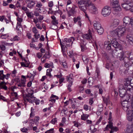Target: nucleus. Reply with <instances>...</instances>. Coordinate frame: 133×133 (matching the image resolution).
Masks as SVG:
<instances>
[{
  "instance_id": "nucleus-6",
  "label": "nucleus",
  "mask_w": 133,
  "mask_h": 133,
  "mask_svg": "<svg viewBox=\"0 0 133 133\" xmlns=\"http://www.w3.org/2000/svg\"><path fill=\"white\" fill-rule=\"evenodd\" d=\"M122 5L123 8L126 10L130 9L133 6L132 3L130 2L127 3H123Z\"/></svg>"
},
{
  "instance_id": "nucleus-50",
  "label": "nucleus",
  "mask_w": 133,
  "mask_h": 133,
  "mask_svg": "<svg viewBox=\"0 0 133 133\" xmlns=\"http://www.w3.org/2000/svg\"><path fill=\"white\" fill-rule=\"evenodd\" d=\"M67 81L70 83H72L73 79L72 78H67Z\"/></svg>"
},
{
  "instance_id": "nucleus-30",
  "label": "nucleus",
  "mask_w": 133,
  "mask_h": 133,
  "mask_svg": "<svg viewBox=\"0 0 133 133\" xmlns=\"http://www.w3.org/2000/svg\"><path fill=\"white\" fill-rule=\"evenodd\" d=\"M130 95L126 94L122 98L124 99L125 101L128 102L130 98Z\"/></svg>"
},
{
  "instance_id": "nucleus-59",
  "label": "nucleus",
  "mask_w": 133,
  "mask_h": 133,
  "mask_svg": "<svg viewBox=\"0 0 133 133\" xmlns=\"http://www.w3.org/2000/svg\"><path fill=\"white\" fill-rule=\"evenodd\" d=\"M18 22H21L23 21V19L21 18L18 17L17 19Z\"/></svg>"
},
{
  "instance_id": "nucleus-63",
  "label": "nucleus",
  "mask_w": 133,
  "mask_h": 133,
  "mask_svg": "<svg viewBox=\"0 0 133 133\" xmlns=\"http://www.w3.org/2000/svg\"><path fill=\"white\" fill-rule=\"evenodd\" d=\"M26 36L27 37L29 38V39H30L31 38V34L30 33H28L26 34Z\"/></svg>"
},
{
  "instance_id": "nucleus-40",
  "label": "nucleus",
  "mask_w": 133,
  "mask_h": 133,
  "mask_svg": "<svg viewBox=\"0 0 133 133\" xmlns=\"http://www.w3.org/2000/svg\"><path fill=\"white\" fill-rule=\"evenodd\" d=\"M82 59L84 62L85 63H87L89 61V59L85 56H83L82 57Z\"/></svg>"
},
{
  "instance_id": "nucleus-18",
  "label": "nucleus",
  "mask_w": 133,
  "mask_h": 133,
  "mask_svg": "<svg viewBox=\"0 0 133 133\" xmlns=\"http://www.w3.org/2000/svg\"><path fill=\"white\" fill-rule=\"evenodd\" d=\"M92 33L89 32V34H87L83 35V37L85 39H90L92 38Z\"/></svg>"
},
{
  "instance_id": "nucleus-12",
  "label": "nucleus",
  "mask_w": 133,
  "mask_h": 133,
  "mask_svg": "<svg viewBox=\"0 0 133 133\" xmlns=\"http://www.w3.org/2000/svg\"><path fill=\"white\" fill-rule=\"evenodd\" d=\"M43 9H44L42 8L36 9L34 12V15L36 16H39V12L40 13H43L45 12L44 11H43Z\"/></svg>"
},
{
  "instance_id": "nucleus-23",
  "label": "nucleus",
  "mask_w": 133,
  "mask_h": 133,
  "mask_svg": "<svg viewBox=\"0 0 133 133\" xmlns=\"http://www.w3.org/2000/svg\"><path fill=\"white\" fill-rule=\"evenodd\" d=\"M25 82L24 81V80H23L22 79H21V81L18 83L17 84L18 86L22 87H24L25 86Z\"/></svg>"
},
{
  "instance_id": "nucleus-29",
  "label": "nucleus",
  "mask_w": 133,
  "mask_h": 133,
  "mask_svg": "<svg viewBox=\"0 0 133 133\" xmlns=\"http://www.w3.org/2000/svg\"><path fill=\"white\" fill-rule=\"evenodd\" d=\"M88 83L90 85H92L94 82V80L92 77H90L88 79Z\"/></svg>"
},
{
  "instance_id": "nucleus-44",
  "label": "nucleus",
  "mask_w": 133,
  "mask_h": 133,
  "mask_svg": "<svg viewBox=\"0 0 133 133\" xmlns=\"http://www.w3.org/2000/svg\"><path fill=\"white\" fill-rule=\"evenodd\" d=\"M33 32L35 34L38 33V31L35 27H33L32 29Z\"/></svg>"
},
{
  "instance_id": "nucleus-45",
  "label": "nucleus",
  "mask_w": 133,
  "mask_h": 133,
  "mask_svg": "<svg viewBox=\"0 0 133 133\" xmlns=\"http://www.w3.org/2000/svg\"><path fill=\"white\" fill-rule=\"evenodd\" d=\"M127 119L129 121H131L132 120L133 116H127Z\"/></svg>"
},
{
  "instance_id": "nucleus-54",
  "label": "nucleus",
  "mask_w": 133,
  "mask_h": 133,
  "mask_svg": "<svg viewBox=\"0 0 133 133\" xmlns=\"http://www.w3.org/2000/svg\"><path fill=\"white\" fill-rule=\"evenodd\" d=\"M130 60H133V54L130 53L129 56V57H128Z\"/></svg>"
},
{
  "instance_id": "nucleus-52",
  "label": "nucleus",
  "mask_w": 133,
  "mask_h": 133,
  "mask_svg": "<svg viewBox=\"0 0 133 133\" xmlns=\"http://www.w3.org/2000/svg\"><path fill=\"white\" fill-rule=\"evenodd\" d=\"M32 109H33V108L31 107V112L30 114V117H32L34 115V114L32 112V111H32Z\"/></svg>"
},
{
  "instance_id": "nucleus-34",
  "label": "nucleus",
  "mask_w": 133,
  "mask_h": 133,
  "mask_svg": "<svg viewBox=\"0 0 133 133\" xmlns=\"http://www.w3.org/2000/svg\"><path fill=\"white\" fill-rule=\"evenodd\" d=\"M111 44H105V46L106 47V50L108 51H109L110 50H111L112 48L111 47Z\"/></svg>"
},
{
  "instance_id": "nucleus-33",
  "label": "nucleus",
  "mask_w": 133,
  "mask_h": 133,
  "mask_svg": "<svg viewBox=\"0 0 133 133\" xmlns=\"http://www.w3.org/2000/svg\"><path fill=\"white\" fill-rule=\"evenodd\" d=\"M83 43L82 42L80 46L81 48V51H84L85 49V45L86 44L85 43H84V42L83 41Z\"/></svg>"
},
{
  "instance_id": "nucleus-36",
  "label": "nucleus",
  "mask_w": 133,
  "mask_h": 133,
  "mask_svg": "<svg viewBox=\"0 0 133 133\" xmlns=\"http://www.w3.org/2000/svg\"><path fill=\"white\" fill-rule=\"evenodd\" d=\"M26 14L27 17L30 18H31L33 17V15L31 12H30L29 11L26 12Z\"/></svg>"
},
{
  "instance_id": "nucleus-9",
  "label": "nucleus",
  "mask_w": 133,
  "mask_h": 133,
  "mask_svg": "<svg viewBox=\"0 0 133 133\" xmlns=\"http://www.w3.org/2000/svg\"><path fill=\"white\" fill-rule=\"evenodd\" d=\"M123 107V109L125 111H127L130 107V104L127 101L123 102L121 103Z\"/></svg>"
},
{
  "instance_id": "nucleus-56",
  "label": "nucleus",
  "mask_w": 133,
  "mask_h": 133,
  "mask_svg": "<svg viewBox=\"0 0 133 133\" xmlns=\"http://www.w3.org/2000/svg\"><path fill=\"white\" fill-rule=\"evenodd\" d=\"M1 49L2 50H4L5 49V47L4 45H1L0 46Z\"/></svg>"
},
{
  "instance_id": "nucleus-10",
  "label": "nucleus",
  "mask_w": 133,
  "mask_h": 133,
  "mask_svg": "<svg viewBox=\"0 0 133 133\" xmlns=\"http://www.w3.org/2000/svg\"><path fill=\"white\" fill-rule=\"evenodd\" d=\"M110 44L113 47L115 48H118L121 47V45L119 44L116 40L115 39L111 41Z\"/></svg>"
},
{
  "instance_id": "nucleus-32",
  "label": "nucleus",
  "mask_w": 133,
  "mask_h": 133,
  "mask_svg": "<svg viewBox=\"0 0 133 133\" xmlns=\"http://www.w3.org/2000/svg\"><path fill=\"white\" fill-rule=\"evenodd\" d=\"M89 115L87 114H83L81 116V119L84 120H85L88 118Z\"/></svg>"
},
{
  "instance_id": "nucleus-41",
  "label": "nucleus",
  "mask_w": 133,
  "mask_h": 133,
  "mask_svg": "<svg viewBox=\"0 0 133 133\" xmlns=\"http://www.w3.org/2000/svg\"><path fill=\"white\" fill-rule=\"evenodd\" d=\"M127 116H133V110H131L128 111L127 112Z\"/></svg>"
},
{
  "instance_id": "nucleus-13",
  "label": "nucleus",
  "mask_w": 133,
  "mask_h": 133,
  "mask_svg": "<svg viewBox=\"0 0 133 133\" xmlns=\"http://www.w3.org/2000/svg\"><path fill=\"white\" fill-rule=\"evenodd\" d=\"M127 91L125 89H119V94L120 96L123 98L126 94Z\"/></svg>"
},
{
  "instance_id": "nucleus-51",
  "label": "nucleus",
  "mask_w": 133,
  "mask_h": 133,
  "mask_svg": "<svg viewBox=\"0 0 133 133\" xmlns=\"http://www.w3.org/2000/svg\"><path fill=\"white\" fill-rule=\"evenodd\" d=\"M22 9L24 11H25L26 13V12L28 11H29V10L26 7L23 6L22 7Z\"/></svg>"
},
{
  "instance_id": "nucleus-55",
  "label": "nucleus",
  "mask_w": 133,
  "mask_h": 133,
  "mask_svg": "<svg viewBox=\"0 0 133 133\" xmlns=\"http://www.w3.org/2000/svg\"><path fill=\"white\" fill-rule=\"evenodd\" d=\"M125 66L126 68H129L131 65V63H124Z\"/></svg>"
},
{
  "instance_id": "nucleus-24",
  "label": "nucleus",
  "mask_w": 133,
  "mask_h": 133,
  "mask_svg": "<svg viewBox=\"0 0 133 133\" xmlns=\"http://www.w3.org/2000/svg\"><path fill=\"white\" fill-rule=\"evenodd\" d=\"M110 128L111 129V130L114 131H116L118 130V129L117 127L113 126V123L112 122H110Z\"/></svg>"
},
{
  "instance_id": "nucleus-2",
  "label": "nucleus",
  "mask_w": 133,
  "mask_h": 133,
  "mask_svg": "<svg viewBox=\"0 0 133 133\" xmlns=\"http://www.w3.org/2000/svg\"><path fill=\"white\" fill-rule=\"evenodd\" d=\"M30 93H28L24 96V99L25 101H28L32 103L35 100V97L33 95L34 91L32 90L30 91Z\"/></svg>"
},
{
  "instance_id": "nucleus-1",
  "label": "nucleus",
  "mask_w": 133,
  "mask_h": 133,
  "mask_svg": "<svg viewBox=\"0 0 133 133\" xmlns=\"http://www.w3.org/2000/svg\"><path fill=\"white\" fill-rule=\"evenodd\" d=\"M77 4L80 9L85 13L87 7H89L90 2L85 1L84 0H77Z\"/></svg>"
},
{
  "instance_id": "nucleus-31",
  "label": "nucleus",
  "mask_w": 133,
  "mask_h": 133,
  "mask_svg": "<svg viewBox=\"0 0 133 133\" xmlns=\"http://www.w3.org/2000/svg\"><path fill=\"white\" fill-rule=\"evenodd\" d=\"M96 30L98 34L99 35H101L104 32V29L102 27Z\"/></svg>"
},
{
  "instance_id": "nucleus-26",
  "label": "nucleus",
  "mask_w": 133,
  "mask_h": 133,
  "mask_svg": "<svg viewBox=\"0 0 133 133\" xmlns=\"http://www.w3.org/2000/svg\"><path fill=\"white\" fill-rule=\"evenodd\" d=\"M60 44L61 48L62 51L64 53L65 51V48L66 47V46L65 45V43L63 42L62 43L60 41Z\"/></svg>"
},
{
  "instance_id": "nucleus-17",
  "label": "nucleus",
  "mask_w": 133,
  "mask_h": 133,
  "mask_svg": "<svg viewBox=\"0 0 133 133\" xmlns=\"http://www.w3.org/2000/svg\"><path fill=\"white\" fill-rule=\"evenodd\" d=\"M66 10L68 11V15L69 17L73 15L75 12V9L74 7L72 8L70 10H68L67 8H66Z\"/></svg>"
},
{
  "instance_id": "nucleus-37",
  "label": "nucleus",
  "mask_w": 133,
  "mask_h": 133,
  "mask_svg": "<svg viewBox=\"0 0 133 133\" xmlns=\"http://www.w3.org/2000/svg\"><path fill=\"white\" fill-rule=\"evenodd\" d=\"M19 40V37L17 35L15 36L13 38H11V39L12 41H18Z\"/></svg>"
},
{
  "instance_id": "nucleus-61",
  "label": "nucleus",
  "mask_w": 133,
  "mask_h": 133,
  "mask_svg": "<svg viewBox=\"0 0 133 133\" xmlns=\"http://www.w3.org/2000/svg\"><path fill=\"white\" fill-rule=\"evenodd\" d=\"M61 64L63 66L64 68L67 67V64L66 62H62Z\"/></svg>"
},
{
  "instance_id": "nucleus-8",
  "label": "nucleus",
  "mask_w": 133,
  "mask_h": 133,
  "mask_svg": "<svg viewBox=\"0 0 133 133\" xmlns=\"http://www.w3.org/2000/svg\"><path fill=\"white\" fill-rule=\"evenodd\" d=\"M25 2L27 3V6L31 9L34 6L35 3V2L32 0H25Z\"/></svg>"
},
{
  "instance_id": "nucleus-4",
  "label": "nucleus",
  "mask_w": 133,
  "mask_h": 133,
  "mask_svg": "<svg viewBox=\"0 0 133 133\" xmlns=\"http://www.w3.org/2000/svg\"><path fill=\"white\" fill-rule=\"evenodd\" d=\"M117 29L118 37L122 36L124 35L125 31V29L124 28L119 26Z\"/></svg>"
},
{
  "instance_id": "nucleus-19",
  "label": "nucleus",
  "mask_w": 133,
  "mask_h": 133,
  "mask_svg": "<svg viewBox=\"0 0 133 133\" xmlns=\"http://www.w3.org/2000/svg\"><path fill=\"white\" fill-rule=\"evenodd\" d=\"M127 133H131L133 131V126L129 125L128 126L125 130Z\"/></svg>"
},
{
  "instance_id": "nucleus-64",
  "label": "nucleus",
  "mask_w": 133,
  "mask_h": 133,
  "mask_svg": "<svg viewBox=\"0 0 133 133\" xmlns=\"http://www.w3.org/2000/svg\"><path fill=\"white\" fill-rule=\"evenodd\" d=\"M130 21L129 24H130L132 26H133V18L132 17H131V19Z\"/></svg>"
},
{
  "instance_id": "nucleus-7",
  "label": "nucleus",
  "mask_w": 133,
  "mask_h": 133,
  "mask_svg": "<svg viewBox=\"0 0 133 133\" xmlns=\"http://www.w3.org/2000/svg\"><path fill=\"white\" fill-rule=\"evenodd\" d=\"M119 23V21L117 19H115L113 20L110 27L111 28H114L117 26Z\"/></svg>"
},
{
  "instance_id": "nucleus-43",
  "label": "nucleus",
  "mask_w": 133,
  "mask_h": 133,
  "mask_svg": "<svg viewBox=\"0 0 133 133\" xmlns=\"http://www.w3.org/2000/svg\"><path fill=\"white\" fill-rule=\"evenodd\" d=\"M80 18L79 17H78L76 18H74V22L75 23L77 21L78 22V21L80 20Z\"/></svg>"
},
{
  "instance_id": "nucleus-11",
  "label": "nucleus",
  "mask_w": 133,
  "mask_h": 133,
  "mask_svg": "<svg viewBox=\"0 0 133 133\" xmlns=\"http://www.w3.org/2000/svg\"><path fill=\"white\" fill-rule=\"evenodd\" d=\"M89 5V7H90L91 8V9L93 12L94 14H96L97 11V9L96 7L95 6V5L92 3L91 2H90Z\"/></svg>"
},
{
  "instance_id": "nucleus-15",
  "label": "nucleus",
  "mask_w": 133,
  "mask_h": 133,
  "mask_svg": "<svg viewBox=\"0 0 133 133\" xmlns=\"http://www.w3.org/2000/svg\"><path fill=\"white\" fill-rule=\"evenodd\" d=\"M110 32L111 35L113 37H118L117 29L114 30L110 31Z\"/></svg>"
},
{
  "instance_id": "nucleus-28",
  "label": "nucleus",
  "mask_w": 133,
  "mask_h": 133,
  "mask_svg": "<svg viewBox=\"0 0 133 133\" xmlns=\"http://www.w3.org/2000/svg\"><path fill=\"white\" fill-rule=\"evenodd\" d=\"M113 9L114 11L116 12L121 11V8L118 5L117 6H113Z\"/></svg>"
},
{
  "instance_id": "nucleus-57",
  "label": "nucleus",
  "mask_w": 133,
  "mask_h": 133,
  "mask_svg": "<svg viewBox=\"0 0 133 133\" xmlns=\"http://www.w3.org/2000/svg\"><path fill=\"white\" fill-rule=\"evenodd\" d=\"M44 57L46 58H49L50 57L49 53L48 52V53H45L44 55Z\"/></svg>"
},
{
  "instance_id": "nucleus-22",
  "label": "nucleus",
  "mask_w": 133,
  "mask_h": 133,
  "mask_svg": "<svg viewBox=\"0 0 133 133\" xmlns=\"http://www.w3.org/2000/svg\"><path fill=\"white\" fill-rule=\"evenodd\" d=\"M119 3L118 0H111L110 4L113 6L116 5H118Z\"/></svg>"
},
{
  "instance_id": "nucleus-53",
  "label": "nucleus",
  "mask_w": 133,
  "mask_h": 133,
  "mask_svg": "<svg viewBox=\"0 0 133 133\" xmlns=\"http://www.w3.org/2000/svg\"><path fill=\"white\" fill-rule=\"evenodd\" d=\"M42 54L40 52H38L36 54V56L39 58H40L42 57Z\"/></svg>"
},
{
  "instance_id": "nucleus-58",
  "label": "nucleus",
  "mask_w": 133,
  "mask_h": 133,
  "mask_svg": "<svg viewBox=\"0 0 133 133\" xmlns=\"http://www.w3.org/2000/svg\"><path fill=\"white\" fill-rule=\"evenodd\" d=\"M46 75L47 76L50 77V69H49L47 70Z\"/></svg>"
},
{
  "instance_id": "nucleus-47",
  "label": "nucleus",
  "mask_w": 133,
  "mask_h": 133,
  "mask_svg": "<svg viewBox=\"0 0 133 133\" xmlns=\"http://www.w3.org/2000/svg\"><path fill=\"white\" fill-rule=\"evenodd\" d=\"M18 26H19V28L22 27L21 22H17L16 27V28L17 29H18Z\"/></svg>"
},
{
  "instance_id": "nucleus-46",
  "label": "nucleus",
  "mask_w": 133,
  "mask_h": 133,
  "mask_svg": "<svg viewBox=\"0 0 133 133\" xmlns=\"http://www.w3.org/2000/svg\"><path fill=\"white\" fill-rule=\"evenodd\" d=\"M42 5L41 3L38 2L36 6L37 7L40 8H41V7Z\"/></svg>"
},
{
  "instance_id": "nucleus-16",
  "label": "nucleus",
  "mask_w": 133,
  "mask_h": 133,
  "mask_svg": "<svg viewBox=\"0 0 133 133\" xmlns=\"http://www.w3.org/2000/svg\"><path fill=\"white\" fill-rule=\"evenodd\" d=\"M131 17L130 18L128 17H125L123 19V23H125L126 25L127 24H129V22L131 21Z\"/></svg>"
},
{
  "instance_id": "nucleus-48",
  "label": "nucleus",
  "mask_w": 133,
  "mask_h": 133,
  "mask_svg": "<svg viewBox=\"0 0 133 133\" xmlns=\"http://www.w3.org/2000/svg\"><path fill=\"white\" fill-rule=\"evenodd\" d=\"M50 11H51V12H52V13H53V12H54V13H55L57 12L59 13V14H60V15H62V12L60 10H58V11H53L51 10V8H50Z\"/></svg>"
},
{
  "instance_id": "nucleus-21",
  "label": "nucleus",
  "mask_w": 133,
  "mask_h": 133,
  "mask_svg": "<svg viewBox=\"0 0 133 133\" xmlns=\"http://www.w3.org/2000/svg\"><path fill=\"white\" fill-rule=\"evenodd\" d=\"M16 88H17L15 86L11 87V90L13 92L11 93V95L12 96H15V97H17L18 94L17 92H14V90Z\"/></svg>"
},
{
  "instance_id": "nucleus-3",
  "label": "nucleus",
  "mask_w": 133,
  "mask_h": 133,
  "mask_svg": "<svg viewBox=\"0 0 133 133\" xmlns=\"http://www.w3.org/2000/svg\"><path fill=\"white\" fill-rule=\"evenodd\" d=\"M110 8L108 6H105L102 10V13L104 16L109 15L111 12Z\"/></svg>"
},
{
  "instance_id": "nucleus-25",
  "label": "nucleus",
  "mask_w": 133,
  "mask_h": 133,
  "mask_svg": "<svg viewBox=\"0 0 133 133\" xmlns=\"http://www.w3.org/2000/svg\"><path fill=\"white\" fill-rule=\"evenodd\" d=\"M73 40V41H74L75 40V38L73 37H71V38L67 39V38H65L64 39V41L63 42L64 43H65V44H66V45H68V44L66 43H69L71 42L72 40Z\"/></svg>"
},
{
  "instance_id": "nucleus-27",
  "label": "nucleus",
  "mask_w": 133,
  "mask_h": 133,
  "mask_svg": "<svg viewBox=\"0 0 133 133\" xmlns=\"http://www.w3.org/2000/svg\"><path fill=\"white\" fill-rule=\"evenodd\" d=\"M123 54L121 52L118 54L117 58L120 61H123L124 57H123Z\"/></svg>"
},
{
  "instance_id": "nucleus-14",
  "label": "nucleus",
  "mask_w": 133,
  "mask_h": 133,
  "mask_svg": "<svg viewBox=\"0 0 133 133\" xmlns=\"http://www.w3.org/2000/svg\"><path fill=\"white\" fill-rule=\"evenodd\" d=\"M127 39L129 41L130 44L131 45H133V36L131 34L128 35L127 36Z\"/></svg>"
},
{
  "instance_id": "nucleus-38",
  "label": "nucleus",
  "mask_w": 133,
  "mask_h": 133,
  "mask_svg": "<svg viewBox=\"0 0 133 133\" xmlns=\"http://www.w3.org/2000/svg\"><path fill=\"white\" fill-rule=\"evenodd\" d=\"M130 84V81L127 80V81H126L124 82V87L125 88L126 87H127Z\"/></svg>"
},
{
  "instance_id": "nucleus-42",
  "label": "nucleus",
  "mask_w": 133,
  "mask_h": 133,
  "mask_svg": "<svg viewBox=\"0 0 133 133\" xmlns=\"http://www.w3.org/2000/svg\"><path fill=\"white\" fill-rule=\"evenodd\" d=\"M103 101L107 105L109 101L108 97H104L103 98Z\"/></svg>"
},
{
  "instance_id": "nucleus-20",
  "label": "nucleus",
  "mask_w": 133,
  "mask_h": 133,
  "mask_svg": "<svg viewBox=\"0 0 133 133\" xmlns=\"http://www.w3.org/2000/svg\"><path fill=\"white\" fill-rule=\"evenodd\" d=\"M94 26L95 29L96 30L99 28L102 27L101 24L98 22H95L94 23Z\"/></svg>"
},
{
  "instance_id": "nucleus-49",
  "label": "nucleus",
  "mask_w": 133,
  "mask_h": 133,
  "mask_svg": "<svg viewBox=\"0 0 133 133\" xmlns=\"http://www.w3.org/2000/svg\"><path fill=\"white\" fill-rule=\"evenodd\" d=\"M57 118H55L53 119L51 121H50V122L52 124H54L55 123L57 122Z\"/></svg>"
},
{
  "instance_id": "nucleus-35",
  "label": "nucleus",
  "mask_w": 133,
  "mask_h": 133,
  "mask_svg": "<svg viewBox=\"0 0 133 133\" xmlns=\"http://www.w3.org/2000/svg\"><path fill=\"white\" fill-rule=\"evenodd\" d=\"M119 54L118 52L116 50H113L112 53V55L113 57H117V55Z\"/></svg>"
},
{
  "instance_id": "nucleus-39",
  "label": "nucleus",
  "mask_w": 133,
  "mask_h": 133,
  "mask_svg": "<svg viewBox=\"0 0 133 133\" xmlns=\"http://www.w3.org/2000/svg\"><path fill=\"white\" fill-rule=\"evenodd\" d=\"M130 60L128 57H125L123 60L124 63H129L130 62Z\"/></svg>"
},
{
  "instance_id": "nucleus-5",
  "label": "nucleus",
  "mask_w": 133,
  "mask_h": 133,
  "mask_svg": "<svg viewBox=\"0 0 133 133\" xmlns=\"http://www.w3.org/2000/svg\"><path fill=\"white\" fill-rule=\"evenodd\" d=\"M51 17L52 19L51 21L52 25L51 26V29H56L57 28V25L58 24V22L57 20H56V17L54 16H52Z\"/></svg>"
},
{
  "instance_id": "nucleus-62",
  "label": "nucleus",
  "mask_w": 133,
  "mask_h": 133,
  "mask_svg": "<svg viewBox=\"0 0 133 133\" xmlns=\"http://www.w3.org/2000/svg\"><path fill=\"white\" fill-rule=\"evenodd\" d=\"M34 36L36 39H38V38H39L40 36V35L39 34H35L34 35Z\"/></svg>"
},
{
  "instance_id": "nucleus-60",
  "label": "nucleus",
  "mask_w": 133,
  "mask_h": 133,
  "mask_svg": "<svg viewBox=\"0 0 133 133\" xmlns=\"http://www.w3.org/2000/svg\"><path fill=\"white\" fill-rule=\"evenodd\" d=\"M21 130L22 132H26L28 131V129L26 128H23L21 129Z\"/></svg>"
}]
</instances>
